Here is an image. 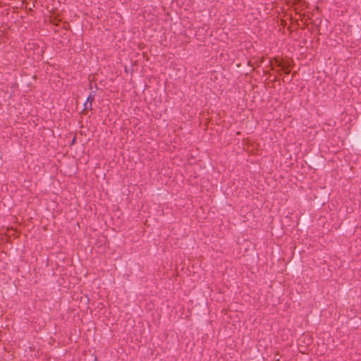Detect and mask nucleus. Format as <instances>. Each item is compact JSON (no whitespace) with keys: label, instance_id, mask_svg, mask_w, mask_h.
Instances as JSON below:
<instances>
[{"label":"nucleus","instance_id":"obj_1","mask_svg":"<svg viewBox=\"0 0 361 361\" xmlns=\"http://www.w3.org/2000/svg\"><path fill=\"white\" fill-rule=\"evenodd\" d=\"M94 94H92V93H90V95L87 97L85 102L92 104V102L94 101Z\"/></svg>","mask_w":361,"mask_h":361},{"label":"nucleus","instance_id":"obj_2","mask_svg":"<svg viewBox=\"0 0 361 361\" xmlns=\"http://www.w3.org/2000/svg\"><path fill=\"white\" fill-rule=\"evenodd\" d=\"M92 104H89L87 102H85L84 104V109H82V111H85V110H92Z\"/></svg>","mask_w":361,"mask_h":361},{"label":"nucleus","instance_id":"obj_3","mask_svg":"<svg viewBox=\"0 0 361 361\" xmlns=\"http://www.w3.org/2000/svg\"><path fill=\"white\" fill-rule=\"evenodd\" d=\"M280 66H282V68L284 70L285 73H289V71H288V69L283 65H281V63L279 64Z\"/></svg>","mask_w":361,"mask_h":361},{"label":"nucleus","instance_id":"obj_4","mask_svg":"<svg viewBox=\"0 0 361 361\" xmlns=\"http://www.w3.org/2000/svg\"><path fill=\"white\" fill-rule=\"evenodd\" d=\"M75 138H73V140H72V144H73L75 142Z\"/></svg>","mask_w":361,"mask_h":361}]
</instances>
